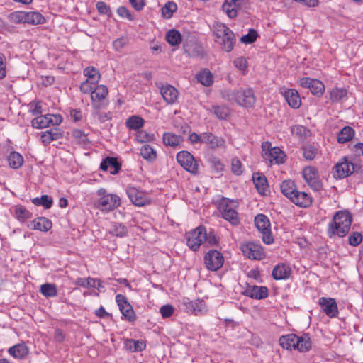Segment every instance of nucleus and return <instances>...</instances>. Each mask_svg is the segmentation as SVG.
<instances>
[{
  "instance_id": "obj_1",
  "label": "nucleus",
  "mask_w": 363,
  "mask_h": 363,
  "mask_svg": "<svg viewBox=\"0 0 363 363\" xmlns=\"http://www.w3.org/2000/svg\"><path fill=\"white\" fill-rule=\"evenodd\" d=\"M352 216L348 211H338L330 222L327 227V234L329 238L338 236L340 238L345 237L350 231Z\"/></svg>"
},
{
  "instance_id": "obj_2",
  "label": "nucleus",
  "mask_w": 363,
  "mask_h": 363,
  "mask_svg": "<svg viewBox=\"0 0 363 363\" xmlns=\"http://www.w3.org/2000/svg\"><path fill=\"white\" fill-rule=\"evenodd\" d=\"M279 343L283 349L297 350L301 352H308L311 348V342L308 334L302 336L294 333L282 335L279 339Z\"/></svg>"
},
{
  "instance_id": "obj_3",
  "label": "nucleus",
  "mask_w": 363,
  "mask_h": 363,
  "mask_svg": "<svg viewBox=\"0 0 363 363\" xmlns=\"http://www.w3.org/2000/svg\"><path fill=\"white\" fill-rule=\"evenodd\" d=\"M216 205L221 217L233 225L240 223V218L238 213L239 202L237 200L222 197L217 200Z\"/></svg>"
},
{
  "instance_id": "obj_4",
  "label": "nucleus",
  "mask_w": 363,
  "mask_h": 363,
  "mask_svg": "<svg viewBox=\"0 0 363 363\" xmlns=\"http://www.w3.org/2000/svg\"><path fill=\"white\" fill-rule=\"evenodd\" d=\"M98 199L95 202V206L104 211H111L121 205V199L117 194H108L105 189L97 191Z\"/></svg>"
},
{
  "instance_id": "obj_5",
  "label": "nucleus",
  "mask_w": 363,
  "mask_h": 363,
  "mask_svg": "<svg viewBox=\"0 0 363 363\" xmlns=\"http://www.w3.org/2000/svg\"><path fill=\"white\" fill-rule=\"evenodd\" d=\"M215 35L223 50L229 52L233 49L236 39L234 33L227 26L218 24L215 28Z\"/></svg>"
},
{
  "instance_id": "obj_6",
  "label": "nucleus",
  "mask_w": 363,
  "mask_h": 363,
  "mask_svg": "<svg viewBox=\"0 0 363 363\" xmlns=\"http://www.w3.org/2000/svg\"><path fill=\"white\" fill-rule=\"evenodd\" d=\"M262 157L271 164H281L286 160L285 153L279 147H272L269 141L262 144Z\"/></svg>"
},
{
  "instance_id": "obj_7",
  "label": "nucleus",
  "mask_w": 363,
  "mask_h": 363,
  "mask_svg": "<svg viewBox=\"0 0 363 363\" xmlns=\"http://www.w3.org/2000/svg\"><path fill=\"white\" fill-rule=\"evenodd\" d=\"M108 87L103 84L97 85L91 91V101L94 110H100L108 105Z\"/></svg>"
},
{
  "instance_id": "obj_8",
  "label": "nucleus",
  "mask_w": 363,
  "mask_h": 363,
  "mask_svg": "<svg viewBox=\"0 0 363 363\" xmlns=\"http://www.w3.org/2000/svg\"><path fill=\"white\" fill-rule=\"evenodd\" d=\"M186 245L189 247L196 251L206 238V230L203 226H199L186 233Z\"/></svg>"
},
{
  "instance_id": "obj_9",
  "label": "nucleus",
  "mask_w": 363,
  "mask_h": 363,
  "mask_svg": "<svg viewBox=\"0 0 363 363\" xmlns=\"http://www.w3.org/2000/svg\"><path fill=\"white\" fill-rule=\"evenodd\" d=\"M255 225L262 234V240L269 245L273 243L274 238L271 233V225L269 218L264 214H258L255 218Z\"/></svg>"
},
{
  "instance_id": "obj_10",
  "label": "nucleus",
  "mask_w": 363,
  "mask_h": 363,
  "mask_svg": "<svg viewBox=\"0 0 363 363\" xmlns=\"http://www.w3.org/2000/svg\"><path fill=\"white\" fill-rule=\"evenodd\" d=\"M62 121L60 114L39 115L31 121V125L36 129H43L52 125H58Z\"/></svg>"
},
{
  "instance_id": "obj_11",
  "label": "nucleus",
  "mask_w": 363,
  "mask_h": 363,
  "mask_svg": "<svg viewBox=\"0 0 363 363\" xmlns=\"http://www.w3.org/2000/svg\"><path fill=\"white\" fill-rule=\"evenodd\" d=\"M177 162L188 172L196 174L199 173V164L194 157L188 151H180L176 157Z\"/></svg>"
},
{
  "instance_id": "obj_12",
  "label": "nucleus",
  "mask_w": 363,
  "mask_h": 363,
  "mask_svg": "<svg viewBox=\"0 0 363 363\" xmlns=\"http://www.w3.org/2000/svg\"><path fill=\"white\" fill-rule=\"evenodd\" d=\"M126 193L135 206H144L151 203V199L147 194L138 188L129 186L126 189Z\"/></svg>"
},
{
  "instance_id": "obj_13",
  "label": "nucleus",
  "mask_w": 363,
  "mask_h": 363,
  "mask_svg": "<svg viewBox=\"0 0 363 363\" xmlns=\"http://www.w3.org/2000/svg\"><path fill=\"white\" fill-rule=\"evenodd\" d=\"M303 177L308 185L315 191H320L323 184L319 179L318 172L315 167H306L302 172Z\"/></svg>"
},
{
  "instance_id": "obj_14",
  "label": "nucleus",
  "mask_w": 363,
  "mask_h": 363,
  "mask_svg": "<svg viewBox=\"0 0 363 363\" xmlns=\"http://www.w3.org/2000/svg\"><path fill=\"white\" fill-rule=\"evenodd\" d=\"M300 86L308 89L311 94L315 96H321L325 89L324 84L319 79L310 77H302L298 81Z\"/></svg>"
},
{
  "instance_id": "obj_15",
  "label": "nucleus",
  "mask_w": 363,
  "mask_h": 363,
  "mask_svg": "<svg viewBox=\"0 0 363 363\" xmlns=\"http://www.w3.org/2000/svg\"><path fill=\"white\" fill-rule=\"evenodd\" d=\"M116 302L124 319L131 323L136 320L137 316L133 306L124 295L117 294L116 296Z\"/></svg>"
},
{
  "instance_id": "obj_16",
  "label": "nucleus",
  "mask_w": 363,
  "mask_h": 363,
  "mask_svg": "<svg viewBox=\"0 0 363 363\" xmlns=\"http://www.w3.org/2000/svg\"><path fill=\"white\" fill-rule=\"evenodd\" d=\"M243 255L250 259L261 260L265 257L262 246L252 242L243 243L240 246Z\"/></svg>"
},
{
  "instance_id": "obj_17",
  "label": "nucleus",
  "mask_w": 363,
  "mask_h": 363,
  "mask_svg": "<svg viewBox=\"0 0 363 363\" xmlns=\"http://www.w3.org/2000/svg\"><path fill=\"white\" fill-rule=\"evenodd\" d=\"M223 262L222 253L216 250H209L204 256L206 267L211 271H217L222 267Z\"/></svg>"
},
{
  "instance_id": "obj_18",
  "label": "nucleus",
  "mask_w": 363,
  "mask_h": 363,
  "mask_svg": "<svg viewBox=\"0 0 363 363\" xmlns=\"http://www.w3.org/2000/svg\"><path fill=\"white\" fill-rule=\"evenodd\" d=\"M358 167L357 164L348 161L347 157H343L334 167V177L339 179L345 178L352 174Z\"/></svg>"
},
{
  "instance_id": "obj_19",
  "label": "nucleus",
  "mask_w": 363,
  "mask_h": 363,
  "mask_svg": "<svg viewBox=\"0 0 363 363\" xmlns=\"http://www.w3.org/2000/svg\"><path fill=\"white\" fill-rule=\"evenodd\" d=\"M234 98L238 104L244 107H252L256 101L254 91L251 88L236 91Z\"/></svg>"
},
{
  "instance_id": "obj_20",
  "label": "nucleus",
  "mask_w": 363,
  "mask_h": 363,
  "mask_svg": "<svg viewBox=\"0 0 363 363\" xmlns=\"http://www.w3.org/2000/svg\"><path fill=\"white\" fill-rule=\"evenodd\" d=\"M318 305L327 316L330 318L337 316L339 311L335 298L321 297L318 300Z\"/></svg>"
},
{
  "instance_id": "obj_21",
  "label": "nucleus",
  "mask_w": 363,
  "mask_h": 363,
  "mask_svg": "<svg viewBox=\"0 0 363 363\" xmlns=\"http://www.w3.org/2000/svg\"><path fill=\"white\" fill-rule=\"evenodd\" d=\"M280 93L291 108L297 109L301 105V99L296 89L283 87L280 89Z\"/></svg>"
},
{
  "instance_id": "obj_22",
  "label": "nucleus",
  "mask_w": 363,
  "mask_h": 363,
  "mask_svg": "<svg viewBox=\"0 0 363 363\" xmlns=\"http://www.w3.org/2000/svg\"><path fill=\"white\" fill-rule=\"evenodd\" d=\"M203 143L207 145L211 150L225 147V140L210 132L203 133Z\"/></svg>"
},
{
  "instance_id": "obj_23",
  "label": "nucleus",
  "mask_w": 363,
  "mask_h": 363,
  "mask_svg": "<svg viewBox=\"0 0 363 363\" xmlns=\"http://www.w3.org/2000/svg\"><path fill=\"white\" fill-rule=\"evenodd\" d=\"M290 201L296 206L300 208H308L313 203V197L305 191H301L297 190L296 192L293 194Z\"/></svg>"
},
{
  "instance_id": "obj_24",
  "label": "nucleus",
  "mask_w": 363,
  "mask_h": 363,
  "mask_svg": "<svg viewBox=\"0 0 363 363\" xmlns=\"http://www.w3.org/2000/svg\"><path fill=\"white\" fill-rule=\"evenodd\" d=\"M64 132L58 128H53L40 133V140L44 146L48 145L51 142L63 138Z\"/></svg>"
},
{
  "instance_id": "obj_25",
  "label": "nucleus",
  "mask_w": 363,
  "mask_h": 363,
  "mask_svg": "<svg viewBox=\"0 0 363 363\" xmlns=\"http://www.w3.org/2000/svg\"><path fill=\"white\" fill-rule=\"evenodd\" d=\"M244 294L254 299H264L269 295V290L264 286H247Z\"/></svg>"
},
{
  "instance_id": "obj_26",
  "label": "nucleus",
  "mask_w": 363,
  "mask_h": 363,
  "mask_svg": "<svg viewBox=\"0 0 363 363\" xmlns=\"http://www.w3.org/2000/svg\"><path fill=\"white\" fill-rule=\"evenodd\" d=\"M160 94L168 104H174L177 101L179 97L178 90L170 84L162 85L160 87Z\"/></svg>"
},
{
  "instance_id": "obj_27",
  "label": "nucleus",
  "mask_w": 363,
  "mask_h": 363,
  "mask_svg": "<svg viewBox=\"0 0 363 363\" xmlns=\"http://www.w3.org/2000/svg\"><path fill=\"white\" fill-rule=\"evenodd\" d=\"M184 304L187 311L195 315H201L206 312V303L203 300L191 301L189 298H184Z\"/></svg>"
},
{
  "instance_id": "obj_28",
  "label": "nucleus",
  "mask_w": 363,
  "mask_h": 363,
  "mask_svg": "<svg viewBox=\"0 0 363 363\" xmlns=\"http://www.w3.org/2000/svg\"><path fill=\"white\" fill-rule=\"evenodd\" d=\"M121 167V164L118 162L117 159L113 157H106L103 159L100 164V169L103 171H109L112 174L118 173Z\"/></svg>"
},
{
  "instance_id": "obj_29",
  "label": "nucleus",
  "mask_w": 363,
  "mask_h": 363,
  "mask_svg": "<svg viewBox=\"0 0 363 363\" xmlns=\"http://www.w3.org/2000/svg\"><path fill=\"white\" fill-rule=\"evenodd\" d=\"M291 274V267L289 264L281 263L274 267L272 275L275 280H281L289 279Z\"/></svg>"
},
{
  "instance_id": "obj_30",
  "label": "nucleus",
  "mask_w": 363,
  "mask_h": 363,
  "mask_svg": "<svg viewBox=\"0 0 363 363\" xmlns=\"http://www.w3.org/2000/svg\"><path fill=\"white\" fill-rule=\"evenodd\" d=\"M242 0H225L222 5V9L230 18H234L238 16V10L241 5Z\"/></svg>"
},
{
  "instance_id": "obj_31",
  "label": "nucleus",
  "mask_w": 363,
  "mask_h": 363,
  "mask_svg": "<svg viewBox=\"0 0 363 363\" xmlns=\"http://www.w3.org/2000/svg\"><path fill=\"white\" fill-rule=\"evenodd\" d=\"M52 223L51 220L45 217H38L31 221L29 227L33 230L47 232L51 229Z\"/></svg>"
},
{
  "instance_id": "obj_32",
  "label": "nucleus",
  "mask_w": 363,
  "mask_h": 363,
  "mask_svg": "<svg viewBox=\"0 0 363 363\" xmlns=\"http://www.w3.org/2000/svg\"><path fill=\"white\" fill-rule=\"evenodd\" d=\"M10 355L16 359H22L29 353V349L27 345L23 342L13 345L8 350Z\"/></svg>"
},
{
  "instance_id": "obj_33",
  "label": "nucleus",
  "mask_w": 363,
  "mask_h": 363,
  "mask_svg": "<svg viewBox=\"0 0 363 363\" xmlns=\"http://www.w3.org/2000/svg\"><path fill=\"white\" fill-rule=\"evenodd\" d=\"M329 95L333 103L340 102L347 99V90L344 88L334 87L329 91Z\"/></svg>"
},
{
  "instance_id": "obj_34",
  "label": "nucleus",
  "mask_w": 363,
  "mask_h": 363,
  "mask_svg": "<svg viewBox=\"0 0 363 363\" xmlns=\"http://www.w3.org/2000/svg\"><path fill=\"white\" fill-rule=\"evenodd\" d=\"M281 193L289 200L298 190L295 182L292 180H284L280 185Z\"/></svg>"
},
{
  "instance_id": "obj_35",
  "label": "nucleus",
  "mask_w": 363,
  "mask_h": 363,
  "mask_svg": "<svg viewBox=\"0 0 363 363\" xmlns=\"http://www.w3.org/2000/svg\"><path fill=\"white\" fill-rule=\"evenodd\" d=\"M145 120L137 115H133L128 118L125 121V125L129 130H138L143 127Z\"/></svg>"
},
{
  "instance_id": "obj_36",
  "label": "nucleus",
  "mask_w": 363,
  "mask_h": 363,
  "mask_svg": "<svg viewBox=\"0 0 363 363\" xmlns=\"http://www.w3.org/2000/svg\"><path fill=\"white\" fill-rule=\"evenodd\" d=\"M252 179L258 192L261 194H264L268 188L266 177L259 173H256L253 174Z\"/></svg>"
},
{
  "instance_id": "obj_37",
  "label": "nucleus",
  "mask_w": 363,
  "mask_h": 363,
  "mask_svg": "<svg viewBox=\"0 0 363 363\" xmlns=\"http://www.w3.org/2000/svg\"><path fill=\"white\" fill-rule=\"evenodd\" d=\"M210 111L219 120H225L230 114V109L225 105H213Z\"/></svg>"
},
{
  "instance_id": "obj_38",
  "label": "nucleus",
  "mask_w": 363,
  "mask_h": 363,
  "mask_svg": "<svg viewBox=\"0 0 363 363\" xmlns=\"http://www.w3.org/2000/svg\"><path fill=\"white\" fill-rule=\"evenodd\" d=\"M45 22V17L39 12H26V23L38 25L43 24Z\"/></svg>"
},
{
  "instance_id": "obj_39",
  "label": "nucleus",
  "mask_w": 363,
  "mask_h": 363,
  "mask_svg": "<svg viewBox=\"0 0 363 363\" xmlns=\"http://www.w3.org/2000/svg\"><path fill=\"white\" fill-rule=\"evenodd\" d=\"M98 282V286L99 287H104V286L102 284V281L99 279H94L89 277L87 279L85 278H77L75 281V284L84 288L87 287H95L96 284L95 283Z\"/></svg>"
},
{
  "instance_id": "obj_40",
  "label": "nucleus",
  "mask_w": 363,
  "mask_h": 363,
  "mask_svg": "<svg viewBox=\"0 0 363 363\" xmlns=\"http://www.w3.org/2000/svg\"><path fill=\"white\" fill-rule=\"evenodd\" d=\"M196 79L205 86H210L213 83V76L208 69H204L199 72L196 75Z\"/></svg>"
},
{
  "instance_id": "obj_41",
  "label": "nucleus",
  "mask_w": 363,
  "mask_h": 363,
  "mask_svg": "<svg viewBox=\"0 0 363 363\" xmlns=\"http://www.w3.org/2000/svg\"><path fill=\"white\" fill-rule=\"evenodd\" d=\"M354 135V130L350 126L344 127L337 135V142L339 143H345L350 140Z\"/></svg>"
},
{
  "instance_id": "obj_42",
  "label": "nucleus",
  "mask_w": 363,
  "mask_h": 363,
  "mask_svg": "<svg viewBox=\"0 0 363 363\" xmlns=\"http://www.w3.org/2000/svg\"><path fill=\"white\" fill-rule=\"evenodd\" d=\"M8 162L10 167L18 169L23 164V158L21 154L17 152H11L8 157Z\"/></svg>"
},
{
  "instance_id": "obj_43",
  "label": "nucleus",
  "mask_w": 363,
  "mask_h": 363,
  "mask_svg": "<svg viewBox=\"0 0 363 363\" xmlns=\"http://www.w3.org/2000/svg\"><path fill=\"white\" fill-rule=\"evenodd\" d=\"M40 291L46 298H52L57 295V288L55 284L45 283L42 284Z\"/></svg>"
},
{
  "instance_id": "obj_44",
  "label": "nucleus",
  "mask_w": 363,
  "mask_h": 363,
  "mask_svg": "<svg viewBox=\"0 0 363 363\" xmlns=\"http://www.w3.org/2000/svg\"><path fill=\"white\" fill-rule=\"evenodd\" d=\"M165 38L167 43L172 46H177L182 42V35L175 29L168 30L166 33Z\"/></svg>"
},
{
  "instance_id": "obj_45",
  "label": "nucleus",
  "mask_w": 363,
  "mask_h": 363,
  "mask_svg": "<svg viewBox=\"0 0 363 363\" xmlns=\"http://www.w3.org/2000/svg\"><path fill=\"white\" fill-rule=\"evenodd\" d=\"M83 74L87 77L86 79L97 84L101 79L99 71L93 66H89L83 70Z\"/></svg>"
},
{
  "instance_id": "obj_46",
  "label": "nucleus",
  "mask_w": 363,
  "mask_h": 363,
  "mask_svg": "<svg viewBox=\"0 0 363 363\" xmlns=\"http://www.w3.org/2000/svg\"><path fill=\"white\" fill-rule=\"evenodd\" d=\"M32 203L36 206H43L45 209H49L52 207L53 200L51 196L48 195H43L41 197H36L32 199Z\"/></svg>"
},
{
  "instance_id": "obj_47",
  "label": "nucleus",
  "mask_w": 363,
  "mask_h": 363,
  "mask_svg": "<svg viewBox=\"0 0 363 363\" xmlns=\"http://www.w3.org/2000/svg\"><path fill=\"white\" fill-rule=\"evenodd\" d=\"M291 133L302 140L306 139L311 135L310 130L301 125L291 127Z\"/></svg>"
},
{
  "instance_id": "obj_48",
  "label": "nucleus",
  "mask_w": 363,
  "mask_h": 363,
  "mask_svg": "<svg viewBox=\"0 0 363 363\" xmlns=\"http://www.w3.org/2000/svg\"><path fill=\"white\" fill-rule=\"evenodd\" d=\"M109 232L113 235L117 237H124L126 236L128 234V229L124 225L121 223H113L111 225Z\"/></svg>"
},
{
  "instance_id": "obj_49",
  "label": "nucleus",
  "mask_w": 363,
  "mask_h": 363,
  "mask_svg": "<svg viewBox=\"0 0 363 363\" xmlns=\"http://www.w3.org/2000/svg\"><path fill=\"white\" fill-rule=\"evenodd\" d=\"M16 218L20 221H25L31 218L32 213H30L23 206L18 205L15 207Z\"/></svg>"
},
{
  "instance_id": "obj_50",
  "label": "nucleus",
  "mask_w": 363,
  "mask_h": 363,
  "mask_svg": "<svg viewBox=\"0 0 363 363\" xmlns=\"http://www.w3.org/2000/svg\"><path fill=\"white\" fill-rule=\"evenodd\" d=\"M163 142L166 145L175 147L180 143L181 138L171 133H165L163 135Z\"/></svg>"
},
{
  "instance_id": "obj_51",
  "label": "nucleus",
  "mask_w": 363,
  "mask_h": 363,
  "mask_svg": "<svg viewBox=\"0 0 363 363\" xmlns=\"http://www.w3.org/2000/svg\"><path fill=\"white\" fill-rule=\"evenodd\" d=\"M141 156L147 160L152 161L156 158V152L149 145H144L140 149Z\"/></svg>"
},
{
  "instance_id": "obj_52",
  "label": "nucleus",
  "mask_w": 363,
  "mask_h": 363,
  "mask_svg": "<svg viewBox=\"0 0 363 363\" xmlns=\"http://www.w3.org/2000/svg\"><path fill=\"white\" fill-rule=\"evenodd\" d=\"M177 9V6L174 2L169 1L162 8V15L164 18H170Z\"/></svg>"
},
{
  "instance_id": "obj_53",
  "label": "nucleus",
  "mask_w": 363,
  "mask_h": 363,
  "mask_svg": "<svg viewBox=\"0 0 363 363\" xmlns=\"http://www.w3.org/2000/svg\"><path fill=\"white\" fill-rule=\"evenodd\" d=\"M8 18L14 23H26V11H17L11 13Z\"/></svg>"
},
{
  "instance_id": "obj_54",
  "label": "nucleus",
  "mask_w": 363,
  "mask_h": 363,
  "mask_svg": "<svg viewBox=\"0 0 363 363\" xmlns=\"http://www.w3.org/2000/svg\"><path fill=\"white\" fill-rule=\"evenodd\" d=\"M302 150L303 156L307 160H313L318 153V149L311 145H304Z\"/></svg>"
},
{
  "instance_id": "obj_55",
  "label": "nucleus",
  "mask_w": 363,
  "mask_h": 363,
  "mask_svg": "<svg viewBox=\"0 0 363 363\" xmlns=\"http://www.w3.org/2000/svg\"><path fill=\"white\" fill-rule=\"evenodd\" d=\"M133 352H141L145 349V343L143 340H128L125 343Z\"/></svg>"
},
{
  "instance_id": "obj_56",
  "label": "nucleus",
  "mask_w": 363,
  "mask_h": 363,
  "mask_svg": "<svg viewBox=\"0 0 363 363\" xmlns=\"http://www.w3.org/2000/svg\"><path fill=\"white\" fill-rule=\"evenodd\" d=\"M72 136L78 144L86 145L89 142L87 135L80 129H74Z\"/></svg>"
},
{
  "instance_id": "obj_57",
  "label": "nucleus",
  "mask_w": 363,
  "mask_h": 363,
  "mask_svg": "<svg viewBox=\"0 0 363 363\" xmlns=\"http://www.w3.org/2000/svg\"><path fill=\"white\" fill-rule=\"evenodd\" d=\"M29 113L33 116H39L43 113L42 103L40 101H33L28 104Z\"/></svg>"
},
{
  "instance_id": "obj_58",
  "label": "nucleus",
  "mask_w": 363,
  "mask_h": 363,
  "mask_svg": "<svg viewBox=\"0 0 363 363\" xmlns=\"http://www.w3.org/2000/svg\"><path fill=\"white\" fill-rule=\"evenodd\" d=\"M155 138L153 134L147 133L145 130H138L135 135V140L139 143H147Z\"/></svg>"
},
{
  "instance_id": "obj_59",
  "label": "nucleus",
  "mask_w": 363,
  "mask_h": 363,
  "mask_svg": "<svg viewBox=\"0 0 363 363\" xmlns=\"http://www.w3.org/2000/svg\"><path fill=\"white\" fill-rule=\"evenodd\" d=\"M231 171L235 175H240L243 172L242 164L237 157L233 158L231 160Z\"/></svg>"
},
{
  "instance_id": "obj_60",
  "label": "nucleus",
  "mask_w": 363,
  "mask_h": 363,
  "mask_svg": "<svg viewBox=\"0 0 363 363\" xmlns=\"http://www.w3.org/2000/svg\"><path fill=\"white\" fill-rule=\"evenodd\" d=\"M185 52L192 57H199L203 55V48L200 45L194 44V48L185 47Z\"/></svg>"
},
{
  "instance_id": "obj_61",
  "label": "nucleus",
  "mask_w": 363,
  "mask_h": 363,
  "mask_svg": "<svg viewBox=\"0 0 363 363\" xmlns=\"http://www.w3.org/2000/svg\"><path fill=\"white\" fill-rule=\"evenodd\" d=\"M257 31L254 29H251L247 34L241 37L240 41L245 44H250L257 40Z\"/></svg>"
},
{
  "instance_id": "obj_62",
  "label": "nucleus",
  "mask_w": 363,
  "mask_h": 363,
  "mask_svg": "<svg viewBox=\"0 0 363 363\" xmlns=\"http://www.w3.org/2000/svg\"><path fill=\"white\" fill-rule=\"evenodd\" d=\"M233 64L236 68L243 72L245 74L247 69V60L244 57H240L235 59L233 62Z\"/></svg>"
},
{
  "instance_id": "obj_63",
  "label": "nucleus",
  "mask_w": 363,
  "mask_h": 363,
  "mask_svg": "<svg viewBox=\"0 0 363 363\" xmlns=\"http://www.w3.org/2000/svg\"><path fill=\"white\" fill-rule=\"evenodd\" d=\"M349 244L352 246L359 245L362 240V235L359 232H354L349 236Z\"/></svg>"
},
{
  "instance_id": "obj_64",
  "label": "nucleus",
  "mask_w": 363,
  "mask_h": 363,
  "mask_svg": "<svg viewBox=\"0 0 363 363\" xmlns=\"http://www.w3.org/2000/svg\"><path fill=\"white\" fill-rule=\"evenodd\" d=\"M96 9L100 14L110 16L111 8L104 1H98L96 5Z\"/></svg>"
}]
</instances>
